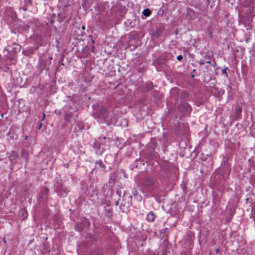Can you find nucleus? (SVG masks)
Wrapping results in <instances>:
<instances>
[{
    "label": "nucleus",
    "mask_w": 255,
    "mask_h": 255,
    "mask_svg": "<svg viewBox=\"0 0 255 255\" xmlns=\"http://www.w3.org/2000/svg\"><path fill=\"white\" fill-rule=\"evenodd\" d=\"M20 213L21 214V217L22 218V219H23V220L25 219L27 217V212L25 210L23 209V210H21Z\"/></svg>",
    "instance_id": "nucleus-6"
},
{
    "label": "nucleus",
    "mask_w": 255,
    "mask_h": 255,
    "mask_svg": "<svg viewBox=\"0 0 255 255\" xmlns=\"http://www.w3.org/2000/svg\"><path fill=\"white\" fill-rule=\"evenodd\" d=\"M44 117H45V114H43V118L44 119Z\"/></svg>",
    "instance_id": "nucleus-14"
},
{
    "label": "nucleus",
    "mask_w": 255,
    "mask_h": 255,
    "mask_svg": "<svg viewBox=\"0 0 255 255\" xmlns=\"http://www.w3.org/2000/svg\"><path fill=\"white\" fill-rule=\"evenodd\" d=\"M48 189L47 188H44L42 189L41 191V192L39 194V197L41 199H44L45 198L48 194Z\"/></svg>",
    "instance_id": "nucleus-3"
},
{
    "label": "nucleus",
    "mask_w": 255,
    "mask_h": 255,
    "mask_svg": "<svg viewBox=\"0 0 255 255\" xmlns=\"http://www.w3.org/2000/svg\"><path fill=\"white\" fill-rule=\"evenodd\" d=\"M22 157H23L24 159H26L28 157V153L25 150H22L21 153Z\"/></svg>",
    "instance_id": "nucleus-7"
},
{
    "label": "nucleus",
    "mask_w": 255,
    "mask_h": 255,
    "mask_svg": "<svg viewBox=\"0 0 255 255\" xmlns=\"http://www.w3.org/2000/svg\"><path fill=\"white\" fill-rule=\"evenodd\" d=\"M97 163L99 165V166H101V167H102V168L104 167V164H103L102 161H100L97 162Z\"/></svg>",
    "instance_id": "nucleus-11"
},
{
    "label": "nucleus",
    "mask_w": 255,
    "mask_h": 255,
    "mask_svg": "<svg viewBox=\"0 0 255 255\" xmlns=\"http://www.w3.org/2000/svg\"><path fill=\"white\" fill-rule=\"evenodd\" d=\"M180 110L184 113H188L191 111V106L187 103L182 102L179 106Z\"/></svg>",
    "instance_id": "nucleus-1"
},
{
    "label": "nucleus",
    "mask_w": 255,
    "mask_h": 255,
    "mask_svg": "<svg viewBox=\"0 0 255 255\" xmlns=\"http://www.w3.org/2000/svg\"><path fill=\"white\" fill-rule=\"evenodd\" d=\"M142 14L143 15H144L145 16L147 17V16H148L150 15L151 14V11L150 10L147 8V9H145L143 10V11H142Z\"/></svg>",
    "instance_id": "nucleus-5"
},
{
    "label": "nucleus",
    "mask_w": 255,
    "mask_h": 255,
    "mask_svg": "<svg viewBox=\"0 0 255 255\" xmlns=\"http://www.w3.org/2000/svg\"><path fill=\"white\" fill-rule=\"evenodd\" d=\"M155 216L154 215L153 213L152 212H150L147 214V215L146 216V220L148 222H152L154 221V220L155 219Z\"/></svg>",
    "instance_id": "nucleus-4"
},
{
    "label": "nucleus",
    "mask_w": 255,
    "mask_h": 255,
    "mask_svg": "<svg viewBox=\"0 0 255 255\" xmlns=\"http://www.w3.org/2000/svg\"><path fill=\"white\" fill-rule=\"evenodd\" d=\"M183 57L181 55H179L177 57V59L179 61L181 60L182 59Z\"/></svg>",
    "instance_id": "nucleus-12"
},
{
    "label": "nucleus",
    "mask_w": 255,
    "mask_h": 255,
    "mask_svg": "<svg viewBox=\"0 0 255 255\" xmlns=\"http://www.w3.org/2000/svg\"><path fill=\"white\" fill-rule=\"evenodd\" d=\"M228 69V68H226L222 70V72L223 74H226V75H227V70Z\"/></svg>",
    "instance_id": "nucleus-10"
},
{
    "label": "nucleus",
    "mask_w": 255,
    "mask_h": 255,
    "mask_svg": "<svg viewBox=\"0 0 255 255\" xmlns=\"http://www.w3.org/2000/svg\"><path fill=\"white\" fill-rule=\"evenodd\" d=\"M17 155H17V153L13 151L11 153V155L10 156V160H12V159L15 160L16 158H17Z\"/></svg>",
    "instance_id": "nucleus-8"
},
{
    "label": "nucleus",
    "mask_w": 255,
    "mask_h": 255,
    "mask_svg": "<svg viewBox=\"0 0 255 255\" xmlns=\"http://www.w3.org/2000/svg\"><path fill=\"white\" fill-rule=\"evenodd\" d=\"M241 113H242L241 108H240V107L237 108L236 109V115L237 116H238L241 114Z\"/></svg>",
    "instance_id": "nucleus-9"
},
{
    "label": "nucleus",
    "mask_w": 255,
    "mask_h": 255,
    "mask_svg": "<svg viewBox=\"0 0 255 255\" xmlns=\"http://www.w3.org/2000/svg\"><path fill=\"white\" fill-rule=\"evenodd\" d=\"M21 48L20 45L17 44H13L12 46H8L7 47V50L9 51H13L17 52L19 51Z\"/></svg>",
    "instance_id": "nucleus-2"
},
{
    "label": "nucleus",
    "mask_w": 255,
    "mask_h": 255,
    "mask_svg": "<svg viewBox=\"0 0 255 255\" xmlns=\"http://www.w3.org/2000/svg\"><path fill=\"white\" fill-rule=\"evenodd\" d=\"M82 29L83 30H85V26H82Z\"/></svg>",
    "instance_id": "nucleus-13"
},
{
    "label": "nucleus",
    "mask_w": 255,
    "mask_h": 255,
    "mask_svg": "<svg viewBox=\"0 0 255 255\" xmlns=\"http://www.w3.org/2000/svg\"><path fill=\"white\" fill-rule=\"evenodd\" d=\"M118 204V202H116V205H117Z\"/></svg>",
    "instance_id": "nucleus-15"
}]
</instances>
